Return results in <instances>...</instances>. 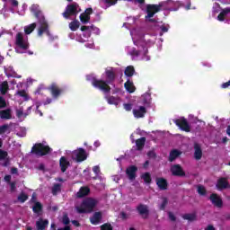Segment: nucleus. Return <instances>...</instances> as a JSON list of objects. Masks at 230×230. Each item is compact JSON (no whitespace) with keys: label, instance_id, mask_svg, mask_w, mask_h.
<instances>
[{"label":"nucleus","instance_id":"obj_1","mask_svg":"<svg viewBox=\"0 0 230 230\" xmlns=\"http://www.w3.org/2000/svg\"><path fill=\"white\" fill-rule=\"evenodd\" d=\"M181 8V2H173L172 0H167L165 2H161L158 4H148L146 5V21H148V22H157V20H155L154 15L155 13H159V12H162L163 10H169V12H177Z\"/></svg>","mask_w":230,"mask_h":230},{"label":"nucleus","instance_id":"obj_2","mask_svg":"<svg viewBox=\"0 0 230 230\" xmlns=\"http://www.w3.org/2000/svg\"><path fill=\"white\" fill-rule=\"evenodd\" d=\"M106 80L98 79L95 76L88 75L87 80H89L95 89L102 91V93H111V86L113 82H116V70L114 67H108L105 69Z\"/></svg>","mask_w":230,"mask_h":230},{"label":"nucleus","instance_id":"obj_3","mask_svg":"<svg viewBox=\"0 0 230 230\" xmlns=\"http://www.w3.org/2000/svg\"><path fill=\"white\" fill-rule=\"evenodd\" d=\"M97 204H98V200L93 198H87L83 200L80 207L76 208L77 213H80V214L93 213Z\"/></svg>","mask_w":230,"mask_h":230},{"label":"nucleus","instance_id":"obj_4","mask_svg":"<svg viewBox=\"0 0 230 230\" xmlns=\"http://www.w3.org/2000/svg\"><path fill=\"white\" fill-rule=\"evenodd\" d=\"M31 154H34V155H38L39 157H44V155H48L49 154H51V147L42 143H36L31 147Z\"/></svg>","mask_w":230,"mask_h":230},{"label":"nucleus","instance_id":"obj_5","mask_svg":"<svg viewBox=\"0 0 230 230\" xmlns=\"http://www.w3.org/2000/svg\"><path fill=\"white\" fill-rule=\"evenodd\" d=\"M89 155L85 151V149L79 147L76 150H74L72 153V159L75 161V163H84V161L87 160Z\"/></svg>","mask_w":230,"mask_h":230},{"label":"nucleus","instance_id":"obj_6","mask_svg":"<svg viewBox=\"0 0 230 230\" xmlns=\"http://www.w3.org/2000/svg\"><path fill=\"white\" fill-rule=\"evenodd\" d=\"M15 46L18 49H22V51H28L30 49V42L24 40L22 32H18L15 37Z\"/></svg>","mask_w":230,"mask_h":230},{"label":"nucleus","instance_id":"obj_7","mask_svg":"<svg viewBox=\"0 0 230 230\" xmlns=\"http://www.w3.org/2000/svg\"><path fill=\"white\" fill-rule=\"evenodd\" d=\"M79 5L76 3L70 4L66 5L65 12L62 13L63 17L65 19H69L70 17H73V15H78Z\"/></svg>","mask_w":230,"mask_h":230},{"label":"nucleus","instance_id":"obj_8","mask_svg":"<svg viewBox=\"0 0 230 230\" xmlns=\"http://www.w3.org/2000/svg\"><path fill=\"white\" fill-rule=\"evenodd\" d=\"M173 123L183 132H191V126H190V122H188L186 118L181 117L180 119H176L173 120Z\"/></svg>","mask_w":230,"mask_h":230},{"label":"nucleus","instance_id":"obj_9","mask_svg":"<svg viewBox=\"0 0 230 230\" xmlns=\"http://www.w3.org/2000/svg\"><path fill=\"white\" fill-rule=\"evenodd\" d=\"M216 188L218 191H224V190H227L230 188L229 181L226 177H220L217 179L216 183Z\"/></svg>","mask_w":230,"mask_h":230},{"label":"nucleus","instance_id":"obj_10","mask_svg":"<svg viewBox=\"0 0 230 230\" xmlns=\"http://www.w3.org/2000/svg\"><path fill=\"white\" fill-rule=\"evenodd\" d=\"M171 173L174 177H186V172L182 169L181 164H173L171 166Z\"/></svg>","mask_w":230,"mask_h":230},{"label":"nucleus","instance_id":"obj_11","mask_svg":"<svg viewBox=\"0 0 230 230\" xmlns=\"http://www.w3.org/2000/svg\"><path fill=\"white\" fill-rule=\"evenodd\" d=\"M49 91L50 92L53 98H58L64 93V89L60 88L58 84L56 83H52L49 87Z\"/></svg>","mask_w":230,"mask_h":230},{"label":"nucleus","instance_id":"obj_12","mask_svg":"<svg viewBox=\"0 0 230 230\" xmlns=\"http://www.w3.org/2000/svg\"><path fill=\"white\" fill-rule=\"evenodd\" d=\"M209 200L216 208H223L224 206V201L222 200V198L217 193H212L209 197Z\"/></svg>","mask_w":230,"mask_h":230},{"label":"nucleus","instance_id":"obj_13","mask_svg":"<svg viewBox=\"0 0 230 230\" xmlns=\"http://www.w3.org/2000/svg\"><path fill=\"white\" fill-rule=\"evenodd\" d=\"M137 213L143 217V218H148V215H150V210L148 209V206L144 204H139L137 207Z\"/></svg>","mask_w":230,"mask_h":230},{"label":"nucleus","instance_id":"obj_14","mask_svg":"<svg viewBox=\"0 0 230 230\" xmlns=\"http://www.w3.org/2000/svg\"><path fill=\"white\" fill-rule=\"evenodd\" d=\"M103 219V213L102 211H98L93 213V217H90V223L93 226H98Z\"/></svg>","mask_w":230,"mask_h":230},{"label":"nucleus","instance_id":"obj_15","mask_svg":"<svg viewBox=\"0 0 230 230\" xmlns=\"http://www.w3.org/2000/svg\"><path fill=\"white\" fill-rule=\"evenodd\" d=\"M40 26L38 30V35L39 37H42L44 33H47V35H49V25L48 24V22H40Z\"/></svg>","mask_w":230,"mask_h":230},{"label":"nucleus","instance_id":"obj_16","mask_svg":"<svg viewBox=\"0 0 230 230\" xmlns=\"http://www.w3.org/2000/svg\"><path fill=\"white\" fill-rule=\"evenodd\" d=\"M59 166L62 173H66V172H67V168L71 166V163H69V160H67L66 156H61L59 159Z\"/></svg>","mask_w":230,"mask_h":230},{"label":"nucleus","instance_id":"obj_17","mask_svg":"<svg viewBox=\"0 0 230 230\" xmlns=\"http://www.w3.org/2000/svg\"><path fill=\"white\" fill-rule=\"evenodd\" d=\"M137 172V166L131 165L126 169V174L129 181H134L136 179V173Z\"/></svg>","mask_w":230,"mask_h":230},{"label":"nucleus","instance_id":"obj_18","mask_svg":"<svg viewBox=\"0 0 230 230\" xmlns=\"http://www.w3.org/2000/svg\"><path fill=\"white\" fill-rule=\"evenodd\" d=\"M145 114H146V108L145 106H140L138 109L133 110V116L139 119V118H145Z\"/></svg>","mask_w":230,"mask_h":230},{"label":"nucleus","instance_id":"obj_19","mask_svg":"<svg viewBox=\"0 0 230 230\" xmlns=\"http://www.w3.org/2000/svg\"><path fill=\"white\" fill-rule=\"evenodd\" d=\"M194 159H196V161L202 159V147L199 143H194Z\"/></svg>","mask_w":230,"mask_h":230},{"label":"nucleus","instance_id":"obj_20","mask_svg":"<svg viewBox=\"0 0 230 230\" xmlns=\"http://www.w3.org/2000/svg\"><path fill=\"white\" fill-rule=\"evenodd\" d=\"M156 185L158 186L159 190H168V181L164 178H156Z\"/></svg>","mask_w":230,"mask_h":230},{"label":"nucleus","instance_id":"obj_21","mask_svg":"<svg viewBox=\"0 0 230 230\" xmlns=\"http://www.w3.org/2000/svg\"><path fill=\"white\" fill-rule=\"evenodd\" d=\"M229 13H230V7H226L222 9L221 13L217 15V21H219L220 22H224V21H226V17H227Z\"/></svg>","mask_w":230,"mask_h":230},{"label":"nucleus","instance_id":"obj_22","mask_svg":"<svg viewBox=\"0 0 230 230\" xmlns=\"http://www.w3.org/2000/svg\"><path fill=\"white\" fill-rule=\"evenodd\" d=\"M49 221L48 219L40 218L39 221L36 222V227L38 230H44L48 227Z\"/></svg>","mask_w":230,"mask_h":230},{"label":"nucleus","instance_id":"obj_23","mask_svg":"<svg viewBox=\"0 0 230 230\" xmlns=\"http://www.w3.org/2000/svg\"><path fill=\"white\" fill-rule=\"evenodd\" d=\"M89 193H91V189H89V187H81L77 192V198L84 199V197H87Z\"/></svg>","mask_w":230,"mask_h":230},{"label":"nucleus","instance_id":"obj_24","mask_svg":"<svg viewBox=\"0 0 230 230\" xmlns=\"http://www.w3.org/2000/svg\"><path fill=\"white\" fill-rule=\"evenodd\" d=\"M1 119H12V110L6 109L0 111Z\"/></svg>","mask_w":230,"mask_h":230},{"label":"nucleus","instance_id":"obj_25","mask_svg":"<svg viewBox=\"0 0 230 230\" xmlns=\"http://www.w3.org/2000/svg\"><path fill=\"white\" fill-rule=\"evenodd\" d=\"M181 154H182L181 151L177 149H172L169 154L168 161L170 163H173V161H175V159H177V157H179Z\"/></svg>","mask_w":230,"mask_h":230},{"label":"nucleus","instance_id":"obj_26","mask_svg":"<svg viewBox=\"0 0 230 230\" xmlns=\"http://www.w3.org/2000/svg\"><path fill=\"white\" fill-rule=\"evenodd\" d=\"M10 91V85L8 84V81H4L0 84V94L4 96L6 93Z\"/></svg>","mask_w":230,"mask_h":230},{"label":"nucleus","instance_id":"obj_27","mask_svg":"<svg viewBox=\"0 0 230 230\" xmlns=\"http://www.w3.org/2000/svg\"><path fill=\"white\" fill-rule=\"evenodd\" d=\"M145 143H146V137H142L136 140L137 150L139 152L145 148Z\"/></svg>","mask_w":230,"mask_h":230},{"label":"nucleus","instance_id":"obj_28","mask_svg":"<svg viewBox=\"0 0 230 230\" xmlns=\"http://www.w3.org/2000/svg\"><path fill=\"white\" fill-rule=\"evenodd\" d=\"M124 87L128 93H135L136 92V86H134V83L130 81V79H128L127 82L124 84Z\"/></svg>","mask_w":230,"mask_h":230},{"label":"nucleus","instance_id":"obj_29","mask_svg":"<svg viewBox=\"0 0 230 230\" xmlns=\"http://www.w3.org/2000/svg\"><path fill=\"white\" fill-rule=\"evenodd\" d=\"M135 73H136V69L132 66H128L124 71V75L128 78H132Z\"/></svg>","mask_w":230,"mask_h":230},{"label":"nucleus","instance_id":"obj_30","mask_svg":"<svg viewBox=\"0 0 230 230\" xmlns=\"http://www.w3.org/2000/svg\"><path fill=\"white\" fill-rule=\"evenodd\" d=\"M37 28V23L33 22L28 26L24 27V31L26 35H30V33H32L34 30Z\"/></svg>","mask_w":230,"mask_h":230},{"label":"nucleus","instance_id":"obj_31","mask_svg":"<svg viewBox=\"0 0 230 230\" xmlns=\"http://www.w3.org/2000/svg\"><path fill=\"white\" fill-rule=\"evenodd\" d=\"M183 220H189V222H195L197 220V214L191 213V214H184L182 216Z\"/></svg>","mask_w":230,"mask_h":230},{"label":"nucleus","instance_id":"obj_32","mask_svg":"<svg viewBox=\"0 0 230 230\" xmlns=\"http://www.w3.org/2000/svg\"><path fill=\"white\" fill-rule=\"evenodd\" d=\"M141 179H143L146 184H150L152 182V176L150 172H145L141 175Z\"/></svg>","mask_w":230,"mask_h":230},{"label":"nucleus","instance_id":"obj_33","mask_svg":"<svg viewBox=\"0 0 230 230\" xmlns=\"http://www.w3.org/2000/svg\"><path fill=\"white\" fill-rule=\"evenodd\" d=\"M69 28L71 31H76V30L80 28V22H78V20L71 22L69 23Z\"/></svg>","mask_w":230,"mask_h":230},{"label":"nucleus","instance_id":"obj_34","mask_svg":"<svg viewBox=\"0 0 230 230\" xmlns=\"http://www.w3.org/2000/svg\"><path fill=\"white\" fill-rule=\"evenodd\" d=\"M79 19L83 24H87L91 21V16L84 14V13H81Z\"/></svg>","mask_w":230,"mask_h":230},{"label":"nucleus","instance_id":"obj_35","mask_svg":"<svg viewBox=\"0 0 230 230\" xmlns=\"http://www.w3.org/2000/svg\"><path fill=\"white\" fill-rule=\"evenodd\" d=\"M62 191V185L60 183H56L52 187V194L57 195L58 193H60Z\"/></svg>","mask_w":230,"mask_h":230},{"label":"nucleus","instance_id":"obj_36","mask_svg":"<svg viewBox=\"0 0 230 230\" xmlns=\"http://www.w3.org/2000/svg\"><path fill=\"white\" fill-rule=\"evenodd\" d=\"M33 213L40 214L42 211V204L40 202H36L32 208Z\"/></svg>","mask_w":230,"mask_h":230},{"label":"nucleus","instance_id":"obj_37","mask_svg":"<svg viewBox=\"0 0 230 230\" xmlns=\"http://www.w3.org/2000/svg\"><path fill=\"white\" fill-rule=\"evenodd\" d=\"M151 102H152V96L149 93H146L143 95L144 105H150Z\"/></svg>","mask_w":230,"mask_h":230},{"label":"nucleus","instance_id":"obj_38","mask_svg":"<svg viewBox=\"0 0 230 230\" xmlns=\"http://www.w3.org/2000/svg\"><path fill=\"white\" fill-rule=\"evenodd\" d=\"M34 16L36 17V19H38L40 23L46 22V18L44 17V14H42V11L35 13Z\"/></svg>","mask_w":230,"mask_h":230},{"label":"nucleus","instance_id":"obj_39","mask_svg":"<svg viewBox=\"0 0 230 230\" xmlns=\"http://www.w3.org/2000/svg\"><path fill=\"white\" fill-rule=\"evenodd\" d=\"M107 102L110 105H118V98L114 96L107 97Z\"/></svg>","mask_w":230,"mask_h":230},{"label":"nucleus","instance_id":"obj_40","mask_svg":"<svg viewBox=\"0 0 230 230\" xmlns=\"http://www.w3.org/2000/svg\"><path fill=\"white\" fill-rule=\"evenodd\" d=\"M18 200L19 202L24 203L28 200V195H26L24 192H22L19 196H18Z\"/></svg>","mask_w":230,"mask_h":230},{"label":"nucleus","instance_id":"obj_41","mask_svg":"<svg viewBox=\"0 0 230 230\" xmlns=\"http://www.w3.org/2000/svg\"><path fill=\"white\" fill-rule=\"evenodd\" d=\"M198 193L199 195L205 196L208 191L206 190V188L202 185L198 186Z\"/></svg>","mask_w":230,"mask_h":230},{"label":"nucleus","instance_id":"obj_42","mask_svg":"<svg viewBox=\"0 0 230 230\" xmlns=\"http://www.w3.org/2000/svg\"><path fill=\"white\" fill-rule=\"evenodd\" d=\"M166 206H168V198H163V202L160 205V210L164 211L166 209Z\"/></svg>","mask_w":230,"mask_h":230},{"label":"nucleus","instance_id":"obj_43","mask_svg":"<svg viewBox=\"0 0 230 230\" xmlns=\"http://www.w3.org/2000/svg\"><path fill=\"white\" fill-rule=\"evenodd\" d=\"M100 227H101V230H114L111 223H104Z\"/></svg>","mask_w":230,"mask_h":230},{"label":"nucleus","instance_id":"obj_44","mask_svg":"<svg viewBox=\"0 0 230 230\" xmlns=\"http://www.w3.org/2000/svg\"><path fill=\"white\" fill-rule=\"evenodd\" d=\"M6 99H4L3 96H0V109H6Z\"/></svg>","mask_w":230,"mask_h":230},{"label":"nucleus","instance_id":"obj_45","mask_svg":"<svg viewBox=\"0 0 230 230\" xmlns=\"http://www.w3.org/2000/svg\"><path fill=\"white\" fill-rule=\"evenodd\" d=\"M8 128H10V126L8 124H4V125L0 126V136H1V134L6 133Z\"/></svg>","mask_w":230,"mask_h":230},{"label":"nucleus","instance_id":"obj_46","mask_svg":"<svg viewBox=\"0 0 230 230\" xmlns=\"http://www.w3.org/2000/svg\"><path fill=\"white\" fill-rule=\"evenodd\" d=\"M31 12L34 14L40 12V8L39 7V4H32L31 7Z\"/></svg>","mask_w":230,"mask_h":230},{"label":"nucleus","instance_id":"obj_47","mask_svg":"<svg viewBox=\"0 0 230 230\" xmlns=\"http://www.w3.org/2000/svg\"><path fill=\"white\" fill-rule=\"evenodd\" d=\"M8 157V152L0 149V161H4V159H6Z\"/></svg>","mask_w":230,"mask_h":230},{"label":"nucleus","instance_id":"obj_48","mask_svg":"<svg viewBox=\"0 0 230 230\" xmlns=\"http://www.w3.org/2000/svg\"><path fill=\"white\" fill-rule=\"evenodd\" d=\"M62 222H63V224L65 225V226H69V224H70V220H69V217H67V214H65L64 216H63V220H62Z\"/></svg>","mask_w":230,"mask_h":230},{"label":"nucleus","instance_id":"obj_49","mask_svg":"<svg viewBox=\"0 0 230 230\" xmlns=\"http://www.w3.org/2000/svg\"><path fill=\"white\" fill-rule=\"evenodd\" d=\"M106 4H108V6H114V4H118V1L119 0H104Z\"/></svg>","mask_w":230,"mask_h":230},{"label":"nucleus","instance_id":"obj_50","mask_svg":"<svg viewBox=\"0 0 230 230\" xmlns=\"http://www.w3.org/2000/svg\"><path fill=\"white\" fill-rule=\"evenodd\" d=\"M17 95H18V96H21V98H26V96H28V95L26 94V91H24V90L18 91V92H17Z\"/></svg>","mask_w":230,"mask_h":230},{"label":"nucleus","instance_id":"obj_51","mask_svg":"<svg viewBox=\"0 0 230 230\" xmlns=\"http://www.w3.org/2000/svg\"><path fill=\"white\" fill-rule=\"evenodd\" d=\"M10 188H11V191L13 192L15 191V190H17V183L15 181L10 182Z\"/></svg>","mask_w":230,"mask_h":230},{"label":"nucleus","instance_id":"obj_52","mask_svg":"<svg viewBox=\"0 0 230 230\" xmlns=\"http://www.w3.org/2000/svg\"><path fill=\"white\" fill-rule=\"evenodd\" d=\"M168 217L171 222H175V220H177V217L172 212H168Z\"/></svg>","mask_w":230,"mask_h":230},{"label":"nucleus","instance_id":"obj_53","mask_svg":"<svg viewBox=\"0 0 230 230\" xmlns=\"http://www.w3.org/2000/svg\"><path fill=\"white\" fill-rule=\"evenodd\" d=\"M84 13L88 15V17H91V15H93V8L89 7V8L85 9Z\"/></svg>","mask_w":230,"mask_h":230},{"label":"nucleus","instance_id":"obj_54","mask_svg":"<svg viewBox=\"0 0 230 230\" xmlns=\"http://www.w3.org/2000/svg\"><path fill=\"white\" fill-rule=\"evenodd\" d=\"M93 173H95V175H99L100 174V166L99 165L93 166Z\"/></svg>","mask_w":230,"mask_h":230},{"label":"nucleus","instance_id":"obj_55","mask_svg":"<svg viewBox=\"0 0 230 230\" xmlns=\"http://www.w3.org/2000/svg\"><path fill=\"white\" fill-rule=\"evenodd\" d=\"M147 155H148V157H151L152 159H155V157H157V155L155 154V151H149L147 153Z\"/></svg>","mask_w":230,"mask_h":230},{"label":"nucleus","instance_id":"obj_56","mask_svg":"<svg viewBox=\"0 0 230 230\" xmlns=\"http://www.w3.org/2000/svg\"><path fill=\"white\" fill-rule=\"evenodd\" d=\"M124 109L128 112L132 111V105L130 103H124Z\"/></svg>","mask_w":230,"mask_h":230},{"label":"nucleus","instance_id":"obj_57","mask_svg":"<svg viewBox=\"0 0 230 230\" xmlns=\"http://www.w3.org/2000/svg\"><path fill=\"white\" fill-rule=\"evenodd\" d=\"M169 28H170V26L162 25V26L160 27V30H162V33H167Z\"/></svg>","mask_w":230,"mask_h":230},{"label":"nucleus","instance_id":"obj_58","mask_svg":"<svg viewBox=\"0 0 230 230\" xmlns=\"http://www.w3.org/2000/svg\"><path fill=\"white\" fill-rule=\"evenodd\" d=\"M4 179L5 182H8L9 184H10V182H12L11 181H12V176L9 175V174L5 175Z\"/></svg>","mask_w":230,"mask_h":230},{"label":"nucleus","instance_id":"obj_59","mask_svg":"<svg viewBox=\"0 0 230 230\" xmlns=\"http://www.w3.org/2000/svg\"><path fill=\"white\" fill-rule=\"evenodd\" d=\"M131 55H133L134 57H139L140 52H139V50L133 49L131 52Z\"/></svg>","mask_w":230,"mask_h":230},{"label":"nucleus","instance_id":"obj_60","mask_svg":"<svg viewBox=\"0 0 230 230\" xmlns=\"http://www.w3.org/2000/svg\"><path fill=\"white\" fill-rule=\"evenodd\" d=\"M230 85V81L226 82V83H223L221 87L222 89H227V87H229Z\"/></svg>","mask_w":230,"mask_h":230},{"label":"nucleus","instance_id":"obj_61","mask_svg":"<svg viewBox=\"0 0 230 230\" xmlns=\"http://www.w3.org/2000/svg\"><path fill=\"white\" fill-rule=\"evenodd\" d=\"M120 217L122 218V220H127V218H128V216H127V213L125 212H120Z\"/></svg>","mask_w":230,"mask_h":230},{"label":"nucleus","instance_id":"obj_62","mask_svg":"<svg viewBox=\"0 0 230 230\" xmlns=\"http://www.w3.org/2000/svg\"><path fill=\"white\" fill-rule=\"evenodd\" d=\"M89 29H90L89 26H85V25L81 26V31H87V30Z\"/></svg>","mask_w":230,"mask_h":230},{"label":"nucleus","instance_id":"obj_63","mask_svg":"<svg viewBox=\"0 0 230 230\" xmlns=\"http://www.w3.org/2000/svg\"><path fill=\"white\" fill-rule=\"evenodd\" d=\"M205 230H215V226H213V225H209Z\"/></svg>","mask_w":230,"mask_h":230},{"label":"nucleus","instance_id":"obj_64","mask_svg":"<svg viewBox=\"0 0 230 230\" xmlns=\"http://www.w3.org/2000/svg\"><path fill=\"white\" fill-rule=\"evenodd\" d=\"M58 230H71V226H66L64 228H58Z\"/></svg>","mask_w":230,"mask_h":230}]
</instances>
